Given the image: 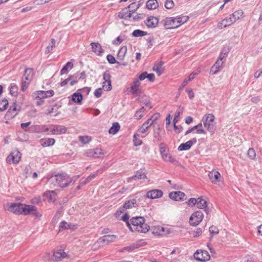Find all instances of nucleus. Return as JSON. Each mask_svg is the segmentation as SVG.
Instances as JSON below:
<instances>
[{"label":"nucleus","mask_w":262,"mask_h":262,"mask_svg":"<svg viewBox=\"0 0 262 262\" xmlns=\"http://www.w3.org/2000/svg\"><path fill=\"white\" fill-rule=\"evenodd\" d=\"M54 94L53 90L38 91L33 94V97L35 99L42 100L44 98L51 97Z\"/></svg>","instance_id":"9d476101"},{"label":"nucleus","mask_w":262,"mask_h":262,"mask_svg":"<svg viewBox=\"0 0 262 262\" xmlns=\"http://www.w3.org/2000/svg\"><path fill=\"white\" fill-rule=\"evenodd\" d=\"M137 206V201L136 199H132L126 201L123 204L122 207L119 208L118 211H120V213H123L125 209H130L133 207H136Z\"/></svg>","instance_id":"6ab92c4d"},{"label":"nucleus","mask_w":262,"mask_h":262,"mask_svg":"<svg viewBox=\"0 0 262 262\" xmlns=\"http://www.w3.org/2000/svg\"><path fill=\"white\" fill-rule=\"evenodd\" d=\"M202 233V230L200 228H197L192 233V235L194 237H199Z\"/></svg>","instance_id":"052dcab7"},{"label":"nucleus","mask_w":262,"mask_h":262,"mask_svg":"<svg viewBox=\"0 0 262 262\" xmlns=\"http://www.w3.org/2000/svg\"><path fill=\"white\" fill-rule=\"evenodd\" d=\"M72 182V179L66 173H62L52 176L48 180V183L51 188L58 186L64 188Z\"/></svg>","instance_id":"7ed1b4c3"},{"label":"nucleus","mask_w":262,"mask_h":262,"mask_svg":"<svg viewBox=\"0 0 262 262\" xmlns=\"http://www.w3.org/2000/svg\"><path fill=\"white\" fill-rule=\"evenodd\" d=\"M202 122L189 128L186 132L185 135H187L194 130L197 134L206 135V132L203 128V126L210 133L213 134L216 129V125L215 121V117L212 114H208L205 115L202 118Z\"/></svg>","instance_id":"f257e3e1"},{"label":"nucleus","mask_w":262,"mask_h":262,"mask_svg":"<svg viewBox=\"0 0 262 262\" xmlns=\"http://www.w3.org/2000/svg\"><path fill=\"white\" fill-rule=\"evenodd\" d=\"M137 136H138V135L134 134L133 137V141L136 146L140 145L142 143V140L138 139Z\"/></svg>","instance_id":"13d9d810"},{"label":"nucleus","mask_w":262,"mask_h":262,"mask_svg":"<svg viewBox=\"0 0 262 262\" xmlns=\"http://www.w3.org/2000/svg\"><path fill=\"white\" fill-rule=\"evenodd\" d=\"M161 129L159 125H154V137L158 141L161 140Z\"/></svg>","instance_id":"c756f323"},{"label":"nucleus","mask_w":262,"mask_h":262,"mask_svg":"<svg viewBox=\"0 0 262 262\" xmlns=\"http://www.w3.org/2000/svg\"><path fill=\"white\" fill-rule=\"evenodd\" d=\"M163 25L166 29H171L179 27L176 17H167L164 20Z\"/></svg>","instance_id":"4468645a"},{"label":"nucleus","mask_w":262,"mask_h":262,"mask_svg":"<svg viewBox=\"0 0 262 262\" xmlns=\"http://www.w3.org/2000/svg\"><path fill=\"white\" fill-rule=\"evenodd\" d=\"M92 46V51L96 54L101 55L103 52V50L102 49L101 45L98 42H92L91 43Z\"/></svg>","instance_id":"a878e982"},{"label":"nucleus","mask_w":262,"mask_h":262,"mask_svg":"<svg viewBox=\"0 0 262 262\" xmlns=\"http://www.w3.org/2000/svg\"><path fill=\"white\" fill-rule=\"evenodd\" d=\"M145 178H146V174L144 172L139 171H137L134 176L130 177L129 178V180L130 181L132 180H134L135 181H138Z\"/></svg>","instance_id":"7c9ffc66"},{"label":"nucleus","mask_w":262,"mask_h":262,"mask_svg":"<svg viewBox=\"0 0 262 262\" xmlns=\"http://www.w3.org/2000/svg\"><path fill=\"white\" fill-rule=\"evenodd\" d=\"M163 62L162 61H159L152 68L153 71L156 72L159 76L161 75L163 72Z\"/></svg>","instance_id":"c85d7f7f"},{"label":"nucleus","mask_w":262,"mask_h":262,"mask_svg":"<svg viewBox=\"0 0 262 262\" xmlns=\"http://www.w3.org/2000/svg\"><path fill=\"white\" fill-rule=\"evenodd\" d=\"M197 207L200 209H203L207 207V202L203 196L199 197L197 199Z\"/></svg>","instance_id":"c9c22d12"},{"label":"nucleus","mask_w":262,"mask_h":262,"mask_svg":"<svg viewBox=\"0 0 262 262\" xmlns=\"http://www.w3.org/2000/svg\"><path fill=\"white\" fill-rule=\"evenodd\" d=\"M148 128H149L147 126H146L144 124H143L142 126L139 128L138 130L140 133L143 134L146 132Z\"/></svg>","instance_id":"774afa93"},{"label":"nucleus","mask_w":262,"mask_h":262,"mask_svg":"<svg viewBox=\"0 0 262 262\" xmlns=\"http://www.w3.org/2000/svg\"><path fill=\"white\" fill-rule=\"evenodd\" d=\"M159 22V19L154 16L149 17L145 21V24L148 28H155Z\"/></svg>","instance_id":"393cba45"},{"label":"nucleus","mask_w":262,"mask_h":262,"mask_svg":"<svg viewBox=\"0 0 262 262\" xmlns=\"http://www.w3.org/2000/svg\"><path fill=\"white\" fill-rule=\"evenodd\" d=\"M107 60L108 62L111 64H114L115 63H117L119 65L121 64L119 63V62L117 61L115 57L112 55H107L106 57Z\"/></svg>","instance_id":"4d7b16f0"},{"label":"nucleus","mask_w":262,"mask_h":262,"mask_svg":"<svg viewBox=\"0 0 262 262\" xmlns=\"http://www.w3.org/2000/svg\"><path fill=\"white\" fill-rule=\"evenodd\" d=\"M78 138L79 140L84 144L89 143L92 140L91 137L88 136H80Z\"/></svg>","instance_id":"09e8293b"},{"label":"nucleus","mask_w":262,"mask_h":262,"mask_svg":"<svg viewBox=\"0 0 262 262\" xmlns=\"http://www.w3.org/2000/svg\"><path fill=\"white\" fill-rule=\"evenodd\" d=\"M44 195L51 201H54L55 199V193L54 191H47L45 192Z\"/></svg>","instance_id":"a18cd8bd"},{"label":"nucleus","mask_w":262,"mask_h":262,"mask_svg":"<svg viewBox=\"0 0 262 262\" xmlns=\"http://www.w3.org/2000/svg\"><path fill=\"white\" fill-rule=\"evenodd\" d=\"M189 19L187 16H183L176 17V21L179 25V27L184 23H186Z\"/></svg>","instance_id":"c03bdc74"},{"label":"nucleus","mask_w":262,"mask_h":262,"mask_svg":"<svg viewBox=\"0 0 262 262\" xmlns=\"http://www.w3.org/2000/svg\"><path fill=\"white\" fill-rule=\"evenodd\" d=\"M96 174H91L89 177H88L84 180L80 181V186H78V189L80 188V186H84L89 182H90L92 180L94 179L96 177Z\"/></svg>","instance_id":"58836bf2"},{"label":"nucleus","mask_w":262,"mask_h":262,"mask_svg":"<svg viewBox=\"0 0 262 262\" xmlns=\"http://www.w3.org/2000/svg\"><path fill=\"white\" fill-rule=\"evenodd\" d=\"M17 86L16 85H11L10 88V94L12 95H15L17 93Z\"/></svg>","instance_id":"680f3d73"},{"label":"nucleus","mask_w":262,"mask_h":262,"mask_svg":"<svg viewBox=\"0 0 262 262\" xmlns=\"http://www.w3.org/2000/svg\"><path fill=\"white\" fill-rule=\"evenodd\" d=\"M17 114V113L16 112V107H11L8 111L7 112V115L8 116H9L10 117H14Z\"/></svg>","instance_id":"864d4df0"},{"label":"nucleus","mask_w":262,"mask_h":262,"mask_svg":"<svg viewBox=\"0 0 262 262\" xmlns=\"http://www.w3.org/2000/svg\"><path fill=\"white\" fill-rule=\"evenodd\" d=\"M29 85V82L25 80L24 79L22 80L21 90L25 91L27 89Z\"/></svg>","instance_id":"338daca9"},{"label":"nucleus","mask_w":262,"mask_h":262,"mask_svg":"<svg viewBox=\"0 0 262 262\" xmlns=\"http://www.w3.org/2000/svg\"><path fill=\"white\" fill-rule=\"evenodd\" d=\"M67 256V254L62 249L54 251L52 256V260L55 261H59Z\"/></svg>","instance_id":"aec40b11"},{"label":"nucleus","mask_w":262,"mask_h":262,"mask_svg":"<svg viewBox=\"0 0 262 262\" xmlns=\"http://www.w3.org/2000/svg\"><path fill=\"white\" fill-rule=\"evenodd\" d=\"M196 203H197V199H196L195 198H191L188 200V201L187 202V205H188V206H189L190 207H193L195 205H196Z\"/></svg>","instance_id":"0e129e2a"},{"label":"nucleus","mask_w":262,"mask_h":262,"mask_svg":"<svg viewBox=\"0 0 262 262\" xmlns=\"http://www.w3.org/2000/svg\"><path fill=\"white\" fill-rule=\"evenodd\" d=\"M116 237L117 236L115 235H104L99 238L96 243L99 245H102L103 246V244L107 245L111 242H113Z\"/></svg>","instance_id":"dca6fc26"},{"label":"nucleus","mask_w":262,"mask_h":262,"mask_svg":"<svg viewBox=\"0 0 262 262\" xmlns=\"http://www.w3.org/2000/svg\"><path fill=\"white\" fill-rule=\"evenodd\" d=\"M21 154L17 149L13 150L6 158L8 163L17 164L21 158Z\"/></svg>","instance_id":"0eeeda50"},{"label":"nucleus","mask_w":262,"mask_h":262,"mask_svg":"<svg viewBox=\"0 0 262 262\" xmlns=\"http://www.w3.org/2000/svg\"><path fill=\"white\" fill-rule=\"evenodd\" d=\"M8 210L14 213L23 215L31 214L37 218L41 216V214L37 211V208L33 205H26L21 203L8 204Z\"/></svg>","instance_id":"f03ea898"},{"label":"nucleus","mask_w":262,"mask_h":262,"mask_svg":"<svg viewBox=\"0 0 262 262\" xmlns=\"http://www.w3.org/2000/svg\"><path fill=\"white\" fill-rule=\"evenodd\" d=\"M247 155H248V156L249 157V158L251 159V160H253L254 159L255 157H256V152H255V150L252 148H249L247 151Z\"/></svg>","instance_id":"5fc2aeb1"},{"label":"nucleus","mask_w":262,"mask_h":262,"mask_svg":"<svg viewBox=\"0 0 262 262\" xmlns=\"http://www.w3.org/2000/svg\"><path fill=\"white\" fill-rule=\"evenodd\" d=\"M234 23V19L231 15L229 17H226L222 20L221 22L217 24V28L219 29H222L223 28H226L231 25Z\"/></svg>","instance_id":"a211bd4d"},{"label":"nucleus","mask_w":262,"mask_h":262,"mask_svg":"<svg viewBox=\"0 0 262 262\" xmlns=\"http://www.w3.org/2000/svg\"><path fill=\"white\" fill-rule=\"evenodd\" d=\"M33 73V70L32 69L28 68L26 69L25 71V73L24 74V76L23 79L27 81L30 80V75L32 74Z\"/></svg>","instance_id":"3c124183"},{"label":"nucleus","mask_w":262,"mask_h":262,"mask_svg":"<svg viewBox=\"0 0 262 262\" xmlns=\"http://www.w3.org/2000/svg\"><path fill=\"white\" fill-rule=\"evenodd\" d=\"M39 142L43 147H47L54 145L55 140L53 138H45L40 139Z\"/></svg>","instance_id":"cd10ccee"},{"label":"nucleus","mask_w":262,"mask_h":262,"mask_svg":"<svg viewBox=\"0 0 262 262\" xmlns=\"http://www.w3.org/2000/svg\"><path fill=\"white\" fill-rule=\"evenodd\" d=\"M72 100L75 103L81 104L82 100V96L80 93H74L72 95Z\"/></svg>","instance_id":"e433bc0d"},{"label":"nucleus","mask_w":262,"mask_h":262,"mask_svg":"<svg viewBox=\"0 0 262 262\" xmlns=\"http://www.w3.org/2000/svg\"><path fill=\"white\" fill-rule=\"evenodd\" d=\"M226 56L227 55L226 53H223V52L221 53L218 59L211 68L210 72L212 73V74H216L223 68L224 64L223 59L225 58Z\"/></svg>","instance_id":"39448f33"},{"label":"nucleus","mask_w":262,"mask_h":262,"mask_svg":"<svg viewBox=\"0 0 262 262\" xmlns=\"http://www.w3.org/2000/svg\"><path fill=\"white\" fill-rule=\"evenodd\" d=\"M158 3L157 0H148L146 4V7L149 10L156 9L158 8Z\"/></svg>","instance_id":"2f4dec72"},{"label":"nucleus","mask_w":262,"mask_h":262,"mask_svg":"<svg viewBox=\"0 0 262 262\" xmlns=\"http://www.w3.org/2000/svg\"><path fill=\"white\" fill-rule=\"evenodd\" d=\"M231 16L233 17L235 22L244 17V11L242 10H237L231 14Z\"/></svg>","instance_id":"473e14b6"},{"label":"nucleus","mask_w":262,"mask_h":262,"mask_svg":"<svg viewBox=\"0 0 262 262\" xmlns=\"http://www.w3.org/2000/svg\"><path fill=\"white\" fill-rule=\"evenodd\" d=\"M84 155L87 157L98 158L102 156L103 155V153L101 148H95L86 150L85 151Z\"/></svg>","instance_id":"f8f14e48"},{"label":"nucleus","mask_w":262,"mask_h":262,"mask_svg":"<svg viewBox=\"0 0 262 262\" xmlns=\"http://www.w3.org/2000/svg\"><path fill=\"white\" fill-rule=\"evenodd\" d=\"M31 124V122H28L26 123H22L20 124V126L22 129L25 131L29 132V128L28 129V127Z\"/></svg>","instance_id":"69168bd1"},{"label":"nucleus","mask_w":262,"mask_h":262,"mask_svg":"<svg viewBox=\"0 0 262 262\" xmlns=\"http://www.w3.org/2000/svg\"><path fill=\"white\" fill-rule=\"evenodd\" d=\"M196 139L194 138L185 143L181 144L178 149L180 151L189 150L193 144L196 143Z\"/></svg>","instance_id":"412c9836"},{"label":"nucleus","mask_w":262,"mask_h":262,"mask_svg":"<svg viewBox=\"0 0 262 262\" xmlns=\"http://www.w3.org/2000/svg\"><path fill=\"white\" fill-rule=\"evenodd\" d=\"M51 41V45L48 46L46 48V53H49L51 52L53 50V49H54L55 48V45H56L55 39H52Z\"/></svg>","instance_id":"603ef678"},{"label":"nucleus","mask_w":262,"mask_h":262,"mask_svg":"<svg viewBox=\"0 0 262 262\" xmlns=\"http://www.w3.org/2000/svg\"><path fill=\"white\" fill-rule=\"evenodd\" d=\"M193 256L196 260L200 261H206L210 258L209 253L204 250H198L194 253Z\"/></svg>","instance_id":"1a4fd4ad"},{"label":"nucleus","mask_w":262,"mask_h":262,"mask_svg":"<svg viewBox=\"0 0 262 262\" xmlns=\"http://www.w3.org/2000/svg\"><path fill=\"white\" fill-rule=\"evenodd\" d=\"M174 6L173 1L172 0H167L165 3V7L167 9H170Z\"/></svg>","instance_id":"bf43d9fd"},{"label":"nucleus","mask_w":262,"mask_h":262,"mask_svg":"<svg viewBox=\"0 0 262 262\" xmlns=\"http://www.w3.org/2000/svg\"><path fill=\"white\" fill-rule=\"evenodd\" d=\"M49 125H33L29 127V132L32 133H42L48 132Z\"/></svg>","instance_id":"ddd939ff"},{"label":"nucleus","mask_w":262,"mask_h":262,"mask_svg":"<svg viewBox=\"0 0 262 262\" xmlns=\"http://www.w3.org/2000/svg\"><path fill=\"white\" fill-rule=\"evenodd\" d=\"M139 8V5L136 6L134 10H128L127 8H125L119 13L118 16L121 18L127 19L131 17L132 13H134Z\"/></svg>","instance_id":"2eb2a0df"},{"label":"nucleus","mask_w":262,"mask_h":262,"mask_svg":"<svg viewBox=\"0 0 262 262\" xmlns=\"http://www.w3.org/2000/svg\"><path fill=\"white\" fill-rule=\"evenodd\" d=\"M111 77L110 71H106L103 75L104 81L103 83L102 88L105 91H108L112 89Z\"/></svg>","instance_id":"9b49d317"},{"label":"nucleus","mask_w":262,"mask_h":262,"mask_svg":"<svg viewBox=\"0 0 262 262\" xmlns=\"http://www.w3.org/2000/svg\"><path fill=\"white\" fill-rule=\"evenodd\" d=\"M163 195V192L159 189H152L149 190L146 193V196L148 198L155 199L160 198Z\"/></svg>","instance_id":"b1692460"},{"label":"nucleus","mask_w":262,"mask_h":262,"mask_svg":"<svg viewBox=\"0 0 262 262\" xmlns=\"http://www.w3.org/2000/svg\"><path fill=\"white\" fill-rule=\"evenodd\" d=\"M67 128L63 125H49L48 131L51 134L53 135H61L66 133Z\"/></svg>","instance_id":"6e6552de"},{"label":"nucleus","mask_w":262,"mask_h":262,"mask_svg":"<svg viewBox=\"0 0 262 262\" xmlns=\"http://www.w3.org/2000/svg\"><path fill=\"white\" fill-rule=\"evenodd\" d=\"M72 226V224L68 223L65 221H62L60 223L59 230L71 229Z\"/></svg>","instance_id":"37998d69"},{"label":"nucleus","mask_w":262,"mask_h":262,"mask_svg":"<svg viewBox=\"0 0 262 262\" xmlns=\"http://www.w3.org/2000/svg\"><path fill=\"white\" fill-rule=\"evenodd\" d=\"M169 198L176 201H183L185 196V194L182 191L171 192L169 194Z\"/></svg>","instance_id":"5701e85b"},{"label":"nucleus","mask_w":262,"mask_h":262,"mask_svg":"<svg viewBox=\"0 0 262 262\" xmlns=\"http://www.w3.org/2000/svg\"><path fill=\"white\" fill-rule=\"evenodd\" d=\"M129 229L131 231H137L140 233H146L150 229L149 226L145 223V219L142 216L133 217L130 219Z\"/></svg>","instance_id":"20e7f679"},{"label":"nucleus","mask_w":262,"mask_h":262,"mask_svg":"<svg viewBox=\"0 0 262 262\" xmlns=\"http://www.w3.org/2000/svg\"><path fill=\"white\" fill-rule=\"evenodd\" d=\"M184 110V108L183 107L179 106L178 110L176 112L174 117L173 119V124H176L179 119V116L181 114H182Z\"/></svg>","instance_id":"ea45409f"},{"label":"nucleus","mask_w":262,"mask_h":262,"mask_svg":"<svg viewBox=\"0 0 262 262\" xmlns=\"http://www.w3.org/2000/svg\"><path fill=\"white\" fill-rule=\"evenodd\" d=\"M157 119V117L155 115H152L151 116L150 118L147 119L143 124H144L146 126H147L149 128L151 125H152L154 122Z\"/></svg>","instance_id":"de8ad7c7"},{"label":"nucleus","mask_w":262,"mask_h":262,"mask_svg":"<svg viewBox=\"0 0 262 262\" xmlns=\"http://www.w3.org/2000/svg\"><path fill=\"white\" fill-rule=\"evenodd\" d=\"M208 175L209 179L212 183L214 184H219L220 182L221 175L218 171L212 170L208 173Z\"/></svg>","instance_id":"f3484780"},{"label":"nucleus","mask_w":262,"mask_h":262,"mask_svg":"<svg viewBox=\"0 0 262 262\" xmlns=\"http://www.w3.org/2000/svg\"><path fill=\"white\" fill-rule=\"evenodd\" d=\"M129 216L128 214H125L122 217V220L126 222V225L129 228L130 225H131V224H130V221H128V219H129Z\"/></svg>","instance_id":"e2e57ef3"},{"label":"nucleus","mask_w":262,"mask_h":262,"mask_svg":"<svg viewBox=\"0 0 262 262\" xmlns=\"http://www.w3.org/2000/svg\"><path fill=\"white\" fill-rule=\"evenodd\" d=\"M127 52V47L126 46L122 47L117 54V59L122 60L124 59Z\"/></svg>","instance_id":"f704fd0d"},{"label":"nucleus","mask_w":262,"mask_h":262,"mask_svg":"<svg viewBox=\"0 0 262 262\" xmlns=\"http://www.w3.org/2000/svg\"><path fill=\"white\" fill-rule=\"evenodd\" d=\"M204 217L203 213L201 211H196L193 213L189 219L190 225L196 226L202 221Z\"/></svg>","instance_id":"423d86ee"},{"label":"nucleus","mask_w":262,"mask_h":262,"mask_svg":"<svg viewBox=\"0 0 262 262\" xmlns=\"http://www.w3.org/2000/svg\"><path fill=\"white\" fill-rule=\"evenodd\" d=\"M163 159L165 161H169L170 163L174 164H177L178 163V161H177V160L174 158L172 157L170 155H168L167 154H166L165 155L163 156Z\"/></svg>","instance_id":"a19ab883"},{"label":"nucleus","mask_w":262,"mask_h":262,"mask_svg":"<svg viewBox=\"0 0 262 262\" xmlns=\"http://www.w3.org/2000/svg\"><path fill=\"white\" fill-rule=\"evenodd\" d=\"M145 111V109L144 107H142L139 110L136 112L134 117L136 119L139 120L143 116V114Z\"/></svg>","instance_id":"49530a36"},{"label":"nucleus","mask_w":262,"mask_h":262,"mask_svg":"<svg viewBox=\"0 0 262 262\" xmlns=\"http://www.w3.org/2000/svg\"><path fill=\"white\" fill-rule=\"evenodd\" d=\"M120 128V125L118 122L113 123L112 126L109 129L108 133L110 134L115 135L119 130Z\"/></svg>","instance_id":"4c0bfd02"},{"label":"nucleus","mask_w":262,"mask_h":262,"mask_svg":"<svg viewBox=\"0 0 262 262\" xmlns=\"http://www.w3.org/2000/svg\"><path fill=\"white\" fill-rule=\"evenodd\" d=\"M8 105V101L4 98L0 100V111H4L7 108Z\"/></svg>","instance_id":"8fccbe9b"},{"label":"nucleus","mask_w":262,"mask_h":262,"mask_svg":"<svg viewBox=\"0 0 262 262\" xmlns=\"http://www.w3.org/2000/svg\"><path fill=\"white\" fill-rule=\"evenodd\" d=\"M147 32L142 31L139 29L135 30L132 33V35L134 37H141L146 35Z\"/></svg>","instance_id":"79ce46f5"},{"label":"nucleus","mask_w":262,"mask_h":262,"mask_svg":"<svg viewBox=\"0 0 262 262\" xmlns=\"http://www.w3.org/2000/svg\"><path fill=\"white\" fill-rule=\"evenodd\" d=\"M140 82L139 79H135L132 83L130 89L131 93L133 95L137 94L139 90V86L140 85Z\"/></svg>","instance_id":"bb28decb"},{"label":"nucleus","mask_w":262,"mask_h":262,"mask_svg":"<svg viewBox=\"0 0 262 262\" xmlns=\"http://www.w3.org/2000/svg\"><path fill=\"white\" fill-rule=\"evenodd\" d=\"M146 244V243L144 242L139 241L136 243H133L128 246L124 247L122 249L121 251L122 252H124V251H129V252L132 251L136 249H137L141 247L144 246Z\"/></svg>","instance_id":"4be33fe9"},{"label":"nucleus","mask_w":262,"mask_h":262,"mask_svg":"<svg viewBox=\"0 0 262 262\" xmlns=\"http://www.w3.org/2000/svg\"><path fill=\"white\" fill-rule=\"evenodd\" d=\"M209 231L210 235H211V237L215 234H218L219 232L218 228L214 226L210 227Z\"/></svg>","instance_id":"6e6d98bb"},{"label":"nucleus","mask_w":262,"mask_h":262,"mask_svg":"<svg viewBox=\"0 0 262 262\" xmlns=\"http://www.w3.org/2000/svg\"><path fill=\"white\" fill-rule=\"evenodd\" d=\"M73 68V64L72 62L69 61L62 68L60 71V74L63 75L67 74L70 70H71Z\"/></svg>","instance_id":"72a5a7b5"}]
</instances>
